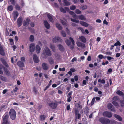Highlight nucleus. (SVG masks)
<instances>
[{
	"instance_id": "1",
	"label": "nucleus",
	"mask_w": 124,
	"mask_h": 124,
	"mask_svg": "<svg viewBox=\"0 0 124 124\" xmlns=\"http://www.w3.org/2000/svg\"><path fill=\"white\" fill-rule=\"evenodd\" d=\"M42 54L45 57H47V56H51L52 54L48 48L46 47L43 50Z\"/></svg>"
},
{
	"instance_id": "2",
	"label": "nucleus",
	"mask_w": 124,
	"mask_h": 124,
	"mask_svg": "<svg viewBox=\"0 0 124 124\" xmlns=\"http://www.w3.org/2000/svg\"><path fill=\"white\" fill-rule=\"evenodd\" d=\"M8 113H6L3 116L2 124H11L10 121L8 120Z\"/></svg>"
},
{
	"instance_id": "3",
	"label": "nucleus",
	"mask_w": 124,
	"mask_h": 124,
	"mask_svg": "<svg viewBox=\"0 0 124 124\" xmlns=\"http://www.w3.org/2000/svg\"><path fill=\"white\" fill-rule=\"evenodd\" d=\"M16 113L15 109L11 108L9 111V115L10 118L13 120H15L16 118Z\"/></svg>"
},
{
	"instance_id": "4",
	"label": "nucleus",
	"mask_w": 124,
	"mask_h": 124,
	"mask_svg": "<svg viewBox=\"0 0 124 124\" xmlns=\"http://www.w3.org/2000/svg\"><path fill=\"white\" fill-rule=\"evenodd\" d=\"M99 121L102 124H109L110 122L109 119L103 117L100 118L99 119Z\"/></svg>"
},
{
	"instance_id": "5",
	"label": "nucleus",
	"mask_w": 124,
	"mask_h": 124,
	"mask_svg": "<svg viewBox=\"0 0 124 124\" xmlns=\"http://www.w3.org/2000/svg\"><path fill=\"white\" fill-rule=\"evenodd\" d=\"M74 111L75 114V121H77V119H79L81 118V115L79 113V111L78 109L75 108Z\"/></svg>"
},
{
	"instance_id": "6",
	"label": "nucleus",
	"mask_w": 124,
	"mask_h": 124,
	"mask_svg": "<svg viewBox=\"0 0 124 124\" xmlns=\"http://www.w3.org/2000/svg\"><path fill=\"white\" fill-rule=\"evenodd\" d=\"M48 105L51 108L55 109L57 107L58 104L57 102L53 101H51L50 103H48Z\"/></svg>"
},
{
	"instance_id": "7",
	"label": "nucleus",
	"mask_w": 124,
	"mask_h": 124,
	"mask_svg": "<svg viewBox=\"0 0 124 124\" xmlns=\"http://www.w3.org/2000/svg\"><path fill=\"white\" fill-rule=\"evenodd\" d=\"M102 115L104 116L109 118L111 117L112 116V114L111 112L107 111H106L103 112Z\"/></svg>"
},
{
	"instance_id": "8",
	"label": "nucleus",
	"mask_w": 124,
	"mask_h": 124,
	"mask_svg": "<svg viewBox=\"0 0 124 124\" xmlns=\"http://www.w3.org/2000/svg\"><path fill=\"white\" fill-rule=\"evenodd\" d=\"M108 108L113 112H115V109L113 105L111 103H109L107 105Z\"/></svg>"
},
{
	"instance_id": "9",
	"label": "nucleus",
	"mask_w": 124,
	"mask_h": 124,
	"mask_svg": "<svg viewBox=\"0 0 124 124\" xmlns=\"http://www.w3.org/2000/svg\"><path fill=\"white\" fill-rule=\"evenodd\" d=\"M24 63L21 61H18L17 62V65L20 68L21 70H23V68L24 66Z\"/></svg>"
},
{
	"instance_id": "10",
	"label": "nucleus",
	"mask_w": 124,
	"mask_h": 124,
	"mask_svg": "<svg viewBox=\"0 0 124 124\" xmlns=\"http://www.w3.org/2000/svg\"><path fill=\"white\" fill-rule=\"evenodd\" d=\"M30 51L31 53L33 52L34 50L35 45L34 43H32L29 46Z\"/></svg>"
},
{
	"instance_id": "11",
	"label": "nucleus",
	"mask_w": 124,
	"mask_h": 124,
	"mask_svg": "<svg viewBox=\"0 0 124 124\" xmlns=\"http://www.w3.org/2000/svg\"><path fill=\"white\" fill-rule=\"evenodd\" d=\"M22 17H20L17 20V24L19 27L21 26L22 24Z\"/></svg>"
},
{
	"instance_id": "12",
	"label": "nucleus",
	"mask_w": 124,
	"mask_h": 124,
	"mask_svg": "<svg viewBox=\"0 0 124 124\" xmlns=\"http://www.w3.org/2000/svg\"><path fill=\"white\" fill-rule=\"evenodd\" d=\"M62 39L59 37H55L53 39L52 41L54 43L60 41Z\"/></svg>"
},
{
	"instance_id": "13",
	"label": "nucleus",
	"mask_w": 124,
	"mask_h": 124,
	"mask_svg": "<svg viewBox=\"0 0 124 124\" xmlns=\"http://www.w3.org/2000/svg\"><path fill=\"white\" fill-rule=\"evenodd\" d=\"M33 57L34 62L36 63H38L39 60L37 55L35 54H34L33 55Z\"/></svg>"
},
{
	"instance_id": "14",
	"label": "nucleus",
	"mask_w": 124,
	"mask_h": 124,
	"mask_svg": "<svg viewBox=\"0 0 124 124\" xmlns=\"http://www.w3.org/2000/svg\"><path fill=\"white\" fill-rule=\"evenodd\" d=\"M30 20L29 18H27L26 20H24L23 22V25L25 26L26 25H28L29 24L30 22Z\"/></svg>"
},
{
	"instance_id": "15",
	"label": "nucleus",
	"mask_w": 124,
	"mask_h": 124,
	"mask_svg": "<svg viewBox=\"0 0 124 124\" xmlns=\"http://www.w3.org/2000/svg\"><path fill=\"white\" fill-rule=\"evenodd\" d=\"M44 24L46 28L47 29H48L50 28V25L46 20L44 21Z\"/></svg>"
},
{
	"instance_id": "16",
	"label": "nucleus",
	"mask_w": 124,
	"mask_h": 124,
	"mask_svg": "<svg viewBox=\"0 0 124 124\" xmlns=\"http://www.w3.org/2000/svg\"><path fill=\"white\" fill-rule=\"evenodd\" d=\"M116 93L118 95L122 96L123 98L124 99V94L123 92L119 90H118L117 91Z\"/></svg>"
},
{
	"instance_id": "17",
	"label": "nucleus",
	"mask_w": 124,
	"mask_h": 124,
	"mask_svg": "<svg viewBox=\"0 0 124 124\" xmlns=\"http://www.w3.org/2000/svg\"><path fill=\"white\" fill-rule=\"evenodd\" d=\"M42 66L43 69L45 70H46L48 69V67L46 63H44L42 64Z\"/></svg>"
},
{
	"instance_id": "18",
	"label": "nucleus",
	"mask_w": 124,
	"mask_h": 124,
	"mask_svg": "<svg viewBox=\"0 0 124 124\" xmlns=\"http://www.w3.org/2000/svg\"><path fill=\"white\" fill-rule=\"evenodd\" d=\"M0 54L1 55L4 56L5 55V54L3 48L2 46H0Z\"/></svg>"
},
{
	"instance_id": "19",
	"label": "nucleus",
	"mask_w": 124,
	"mask_h": 124,
	"mask_svg": "<svg viewBox=\"0 0 124 124\" xmlns=\"http://www.w3.org/2000/svg\"><path fill=\"white\" fill-rule=\"evenodd\" d=\"M80 23L81 25L85 27H88L89 25L87 23L83 21H80Z\"/></svg>"
},
{
	"instance_id": "20",
	"label": "nucleus",
	"mask_w": 124,
	"mask_h": 124,
	"mask_svg": "<svg viewBox=\"0 0 124 124\" xmlns=\"http://www.w3.org/2000/svg\"><path fill=\"white\" fill-rule=\"evenodd\" d=\"M114 116L119 121H121L122 120V117L116 114H114Z\"/></svg>"
},
{
	"instance_id": "21",
	"label": "nucleus",
	"mask_w": 124,
	"mask_h": 124,
	"mask_svg": "<svg viewBox=\"0 0 124 124\" xmlns=\"http://www.w3.org/2000/svg\"><path fill=\"white\" fill-rule=\"evenodd\" d=\"M59 49L61 51H64L65 50L63 46L61 44H59L57 46Z\"/></svg>"
},
{
	"instance_id": "22",
	"label": "nucleus",
	"mask_w": 124,
	"mask_h": 124,
	"mask_svg": "<svg viewBox=\"0 0 124 124\" xmlns=\"http://www.w3.org/2000/svg\"><path fill=\"white\" fill-rule=\"evenodd\" d=\"M79 39L83 43H85L86 42V39L84 36H82L80 37Z\"/></svg>"
},
{
	"instance_id": "23",
	"label": "nucleus",
	"mask_w": 124,
	"mask_h": 124,
	"mask_svg": "<svg viewBox=\"0 0 124 124\" xmlns=\"http://www.w3.org/2000/svg\"><path fill=\"white\" fill-rule=\"evenodd\" d=\"M3 68L5 74L8 75H10V73L8 69L5 67H3Z\"/></svg>"
},
{
	"instance_id": "24",
	"label": "nucleus",
	"mask_w": 124,
	"mask_h": 124,
	"mask_svg": "<svg viewBox=\"0 0 124 124\" xmlns=\"http://www.w3.org/2000/svg\"><path fill=\"white\" fill-rule=\"evenodd\" d=\"M79 18L82 20H86V18L82 15H80L78 16Z\"/></svg>"
},
{
	"instance_id": "25",
	"label": "nucleus",
	"mask_w": 124,
	"mask_h": 124,
	"mask_svg": "<svg viewBox=\"0 0 124 124\" xmlns=\"http://www.w3.org/2000/svg\"><path fill=\"white\" fill-rule=\"evenodd\" d=\"M80 8L81 9L84 10L87 8V6L85 5H82L80 6Z\"/></svg>"
},
{
	"instance_id": "26",
	"label": "nucleus",
	"mask_w": 124,
	"mask_h": 124,
	"mask_svg": "<svg viewBox=\"0 0 124 124\" xmlns=\"http://www.w3.org/2000/svg\"><path fill=\"white\" fill-rule=\"evenodd\" d=\"M47 17L48 18L49 21L51 22H54L53 19L51 15L49 14L47 15Z\"/></svg>"
},
{
	"instance_id": "27",
	"label": "nucleus",
	"mask_w": 124,
	"mask_h": 124,
	"mask_svg": "<svg viewBox=\"0 0 124 124\" xmlns=\"http://www.w3.org/2000/svg\"><path fill=\"white\" fill-rule=\"evenodd\" d=\"M41 48L39 45H37L36 46V50L37 53L39 54L40 52Z\"/></svg>"
},
{
	"instance_id": "28",
	"label": "nucleus",
	"mask_w": 124,
	"mask_h": 124,
	"mask_svg": "<svg viewBox=\"0 0 124 124\" xmlns=\"http://www.w3.org/2000/svg\"><path fill=\"white\" fill-rule=\"evenodd\" d=\"M56 27L60 30H61L62 29V27L61 26L60 24L58 23H56Z\"/></svg>"
},
{
	"instance_id": "29",
	"label": "nucleus",
	"mask_w": 124,
	"mask_h": 124,
	"mask_svg": "<svg viewBox=\"0 0 124 124\" xmlns=\"http://www.w3.org/2000/svg\"><path fill=\"white\" fill-rule=\"evenodd\" d=\"M63 2L64 3L65 6H68L70 4V2L66 0H63Z\"/></svg>"
},
{
	"instance_id": "30",
	"label": "nucleus",
	"mask_w": 124,
	"mask_h": 124,
	"mask_svg": "<svg viewBox=\"0 0 124 124\" xmlns=\"http://www.w3.org/2000/svg\"><path fill=\"white\" fill-rule=\"evenodd\" d=\"M48 61L50 64H53L54 63V60L51 57H50L49 58Z\"/></svg>"
},
{
	"instance_id": "31",
	"label": "nucleus",
	"mask_w": 124,
	"mask_h": 124,
	"mask_svg": "<svg viewBox=\"0 0 124 124\" xmlns=\"http://www.w3.org/2000/svg\"><path fill=\"white\" fill-rule=\"evenodd\" d=\"M2 62L3 64L7 67H9V65L7 64V63L6 62V61L4 60H2Z\"/></svg>"
},
{
	"instance_id": "32",
	"label": "nucleus",
	"mask_w": 124,
	"mask_h": 124,
	"mask_svg": "<svg viewBox=\"0 0 124 124\" xmlns=\"http://www.w3.org/2000/svg\"><path fill=\"white\" fill-rule=\"evenodd\" d=\"M50 47L53 52H55V51L56 50L54 45L52 44H50Z\"/></svg>"
},
{
	"instance_id": "33",
	"label": "nucleus",
	"mask_w": 124,
	"mask_h": 124,
	"mask_svg": "<svg viewBox=\"0 0 124 124\" xmlns=\"http://www.w3.org/2000/svg\"><path fill=\"white\" fill-rule=\"evenodd\" d=\"M7 9L8 11H11L13 10V6L11 5L8 6Z\"/></svg>"
},
{
	"instance_id": "34",
	"label": "nucleus",
	"mask_w": 124,
	"mask_h": 124,
	"mask_svg": "<svg viewBox=\"0 0 124 124\" xmlns=\"http://www.w3.org/2000/svg\"><path fill=\"white\" fill-rule=\"evenodd\" d=\"M39 117L41 121L44 120L45 119L46 116L44 115H41Z\"/></svg>"
},
{
	"instance_id": "35",
	"label": "nucleus",
	"mask_w": 124,
	"mask_h": 124,
	"mask_svg": "<svg viewBox=\"0 0 124 124\" xmlns=\"http://www.w3.org/2000/svg\"><path fill=\"white\" fill-rule=\"evenodd\" d=\"M69 13L71 15H72V16L74 18L76 17L77 15L73 11H70Z\"/></svg>"
},
{
	"instance_id": "36",
	"label": "nucleus",
	"mask_w": 124,
	"mask_h": 124,
	"mask_svg": "<svg viewBox=\"0 0 124 124\" xmlns=\"http://www.w3.org/2000/svg\"><path fill=\"white\" fill-rule=\"evenodd\" d=\"M0 79L4 81H6L7 80L6 77H4L1 75H0Z\"/></svg>"
},
{
	"instance_id": "37",
	"label": "nucleus",
	"mask_w": 124,
	"mask_h": 124,
	"mask_svg": "<svg viewBox=\"0 0 124 124\" xmlns=\"http://www.w3.org/2000/svg\"><path fill=\"white\" fill-rule=\"evenodd\" d=\"M13 16L17 17L19 15L18 12L17 11H14L13 12Z\"/></svg>"
},
{
	"instance_id": "38",
	"label": "nucleus",
	"mask_w": 124,
	"mask_h": 124,
	"mask_svg": "<svg viewBox=\"0 0 124 124\" xmlns=\"http://www.w3.org/2000/svg\"><path fill=\"white\" fill-rule=\"evenodd\" d=\"M113 101H117L119 100V97L117 96H115L113 98Z\"/></svg>"
},
{
	"instance_id": "39",
	"label": "nucleus",
	"mask_w": 124,
	"mask_h": 124,
	"mask_svg": "<svg viewBox=\"0 0 124 124\" xmlns=\"http://www.w3.org/2000/svg\"><path fill=\"white\" fill-rule=\"evenodd\" d=\"M34 40V38L33 35H30V41L31 42H33Z\"/></svg>"
},
{
	"instance_id": "40",
	"label": "nucleus",
	"mask_w": 124,
	"mask_h": 124,
	"mask_svg": "<svg viewBox=\"0 0 124 124\" xmlns=\"http://www.w3.org/2000/svg\"><path fill=\"white\" fill-rule=\"evenodd\" d=\"M120 103L121 104V107H123L124 106V100H121L120 101Z\"/></svg>"
},
{
	"instance_id": "41",
	"label": "nucleus",
	"mask_w": 124,
	"mask_h": 124,
	"mask_svg": "<svg viewBox=\"0 0 124 124\" xmlns=\"http://www.w3.org/2000/svg\"><path fill=\"white\" fill-rule=\"evenodd\" d=\"M121 45V44L118 40H117L116 42L114 44V46H120Z\"/></svg>"
},
{
	"instance_id": "42",
	"label": "nucleus",
	"mask_w": 124,
	"mask_h": 124,
	"mask_svg": "<svg viewBox=\"0 0 124 124\" xmlns=\"http://www.w3.org/2000/svg\"><path fill=\"white\" fill-rule=\"evenodd\" d=\"M98 82H101V83L104 84L105 83V81L104 79H102L101 80L100 79H99L98 80Z\"/></svg>"
},
{
	"instance_id": "43",
	"label": "nucleus",
	"mask_w": 124,
	"mask_h": 124,
	"mask_svg": "<svg viewBox=\"0 0 124 124\" xmlns=\"http://www.w3.org/2000/svg\"><path fill=\"white\" fill-rule=\"evenodd\" d=\"M75 12L77 14H81L82 13V12L78 9H76L75 11Z\"/></svg>"
},
{
	"instance_id": "44",
	"label": "nucleus",
	"mask_w": 124,
	"mask_h": 124,
	"mask_svg": "<svg viewBox=\"0 0 124 124\" xmlns=\"http://www.w3.org/2000/svg\"><path fill=\"white\" fill-rule=\"evenodd\" d=\"M65 42L68 46H69L71 44V42L68 39L66 40Z\"/></svg>"
},
{
	"instance_id": "45",
	"label": "nucleus",
	"mask_w": 124,
	"mask_h": 124,
	"mask_svg": "<svg viewBox=\"0 0 124 124\" xmlns=\"http://www.w3.org/2000/svg\"><path fill=\"white\" fill-rule=\"evenodd\" d=\"M61 33L63 37H65L66 36V34L65 32L63 31H61Z\"/></svg>"
},
{
	"instance_id": "46",
	"label": "nucleus",
	"mask_w": 124,
	"mask_h": 124,
	"mask_svg": "<svg viewBox=\"0 0 124 124\" xmlns=\"http://www.w3.org/2000/svg\"><path fill=\"white\" fill-rule=\"evenodd\" d=\"M60 11L62 12L63 13H66V11L62 7H60Z\"/></svg>"
},
{
	"instance_id": "47",
	"label": "nucleus",
	"mask_w": 124,
	"mask_h": 124,
	"mask_svg": "<svg viewBox=\"0 0 124 124\" xmlns=\"http://www.w3.org/2000/svg\"><path fill=\"white\" fill-rule=\"evenodd\" d=\"M15 8L16 9L18 10H20L21 8L18 4H16L15 6Z\"/></svg>"
},
{
	"instance_id": "48",
	"label": "nucleus",
	"mask_w": 124,
	"mask_h": 124,
	"mask_svg": "<svg viewBox=\"0 0 124 124\" xmlns=\"http://www.w3.org/2000/svg\"><path fill=\"white\" fill-rule=\"evenodd\" d=\"M78 29L80 30L83 34H84L85 33V31L84 29L82 27H79L78 28Z\"/></svg>"
},
{
	"instance_id": "49",
	"label": "nucleus",
	"mask_w": 124,
	"mask_h": 124,
	"mask_svg": "<svg viewBox=\"0 0 124 124\" xmlns=\"http://www.w3.org/2000/svg\"><path fill=\"white\" fill-rule=\"evenodd\" d=\"M76 8V7L74 5H72L70 6V9L72 10H74Z\"/></svg>"
},
{
	"instance_id": "50",
	"label": "nucleus",
	"mask_w": 124,
	"mask_h": 124,
	"mask_svg": "<svg viewBox=\"0 0 124 124\" xmlns=\"http://www.w3.org/2000/svg\"><path fill=\"white\" fill-rule=\"evenodd\" d=\"M112 103L115 106H118V104L116 101H113L112 102Z\"/></svg>"
},
{
	"instance_id": "51",
	"label": "nucleus",
	"mask_w": 124,
	"mask_h": 124,
	"mask_svg": "<svg viewBox=\"0 0 124 124\" xmlns=\"http://www.w3.org/2000/svg\"><path fill=\"white\" fill-rule=\"evenodd\" d=\"M70 20L72 22L76 23H78L79 22V21L78 20H77L75 19L72 18H71Z\"/></svg>"
},
{
	"instance_id": "52",
	"label": "nucleus",
	"mask_w": 124,
	"mask_h": 124,
	"mask_svg": "<svg viewBox=\"0 0 124 124\" xmlns=\"http://www.w3.org/2000/svg\"><path fill=\"white\" fill-rule=\"evenodd\" d=\"M111 123L112 124H122L121 123H118L117 121L115 120L112 121Z\"/></svg>"
},
{
	"instance_id": "53",
	"label": "nucleus",
	"mask_w": 124,
	"mask_h": 124,
	"mask_svg": "<svg viewBox=\"0 0 124 124\" xmlns=\"http://www.w3.org/2000/svg\"><path fill=\"white\" fill-rule=\"evenodd\" d=\"M9 41L10 43V45H12L14 44L13 40L12 39H9Z\"/></svg>"
},
{
	"instance_id": "54",
	"label": "nucleus",
	"mask_w": 124,
	"mask_h": 124,
	"mask_svg": "<svg viewBox=\"0 0 124 124\" xmlns=\"http://www.w3.org/2000/svg\"><path fill=\"white\" fill-rule=\"evenodd\" d=\"M69 39L71 41L73 45H75V42L73 39L72 38L70 37L69 38Z\"/></svg>"
},
{
	"instance_id": "55",
	"label": "nucleus",
	"mask_w": 124,
	"mask_h": 124,
	"mask_svg": "<svg viewBox=\"0 0 124 124\" xmlns=\"http://www.w3.org/2000/svg\"><path fill=\"white\" fill-rule=\"evenodd\" d=\"M68 97V98L67 99V101L68 102H70L72 99V97L71 96H70Z\"/></svg>"
},
{
	"instance_id": "56",
	"label": "nucleus",
	"mask_w": 124,
	"mask_h": 124,
	"mask_svg": "<svg viewBox=\"0 0 124 124\" xmlns=\"http://www.w3.org/2000/svg\"><path fill=\"white\" fill-rule=\"evenodd\" d=\"M61 22L62 24L64 25H66L67 23H66L63 20H61Z\"/></svg>"
},
{
	"instance_id": "57",
	"label": "nucleus",
	"mask_w": 124,
	"mask_h": 124,
	"mask_svg": "<svg viewBox=\"0 0 124 124\" xmlns=\"http://www.w3.org/2000/svg\"><path fill=\"white\" fill-rule=\"evenodd\" d=\"M21 61L23 62V63H24L25 61V60L24 57H22L21 58Z\"/></svg>"
},
{
	"instance_id": "58",
	"label": "nucleus",
	"mask_w": 124,
	"mask_h": 124,
	"mask_svg": "<svg viewBox=\"0 0 124 124\" xmlns=\"http://www.w3.org/2000/svg\"><path fill=\"white\" fill-rule=\"evenodd\" d=\"M59 70L60 71H64L65 70V69L64 67H63L62 68H59Z\"/></svg>"
},
{
	"instance_id": "59",
	"label": "nucleus",
	"mask_w": 124,
	"mask_h": 124,
	"mask_svg": "<svg viewBox=\"0 0 124 124\" xmlns=\"http://www.w3.org/2000/svg\"><path fill=\"white\" fill-rule=\"evenodd\" d=\"M109 63L108 62V61H106L105 62H102V64L103 65H105L108 64Z\"/></svg>"
},
{
	"instance_id": "60",
	"label": "nucleus",
	"mask_w": 124,
	"mask_h": 124,
	"mask_svg": "<svg viewBox=\"0 0 124 124\" xmlns=\"http://www.w3.org/2000/svg\"><path fill=\"white\" fill-rule=\"evenodd\" d=\"M80 47L82 48H84L85 47V44L84 43H82Z\"/></svg>"
},
{
	"instance_id": "61",
	"label": "nucleus",
	"mask_w": 124,
	"mask_h": 124,
	"mask_svg": "<svg viewBox=\"0 0 124 124\" xmlns=\"http://www.w3.org/2000/svg\"><path fill=\"white\" fill-rule=\"evenodd\" d=\"M116 49L115 50V52H118L120 50V47H116Z\"/></svg>"
},
{
	"instance_id": "62",
	"label": "nucleus",
	"mask_w": 124,
	"mask_h": 124,
	"mask_svg": "<svg viewBox=\"0 0 124 124\" xmlns=\"http://www.w3.org/2000/svg\"><path fill=\"white\" fill-rule=\"evenodd\" d=\"M77 60V59L76 57H74L71 60V62H73L75 61H76Z\"/></svg>"
},
{
	"instance_id": "63",
	"label": "nucleus",
	"mask_w": 124,
	"mask_h": 124,
	"mask_svg": "<svg viewBox=\"0 0 124 124\" xmlns=\"http://www.w3.org/2000/svg\"><path fill=\"white\" fill-rule=\"evenodd\" d=\"M98 57L100 59H102L103 57V56L102 54H99L98 56Z\"/></svg>"
},
{
	"instance_id": "64",
	"label": "nucleus",
	"mask_w": 124,
	"mask_h": 124,
	"mask_svg": "<svg viewBox=\"0 0 124 124\" xmlns=\"http://www.w3.org/2000/svg\"><path fill=\"white\" fill-rule=\"evenodd\" d=\"M70 71L72 72H74L76 71L75 70L74 68H71L70 70Z\"/></svg>"
}]
</instances>
